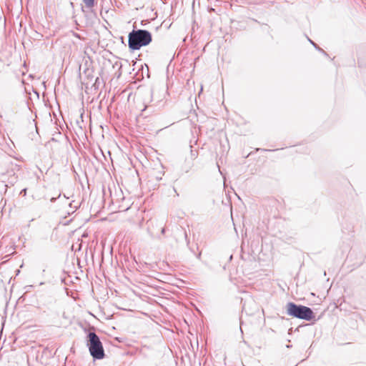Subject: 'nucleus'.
<instances>
[{"instance_id":"obj_1","label":"nucleus","mask_w":366,"mask_h":366,"mask_svg":"<svg viewBox=\"0 0 366 366\" xmlns=\"http://www.w3.org/2000/svg\"><path fill=\"white\" fill-rule=\"evenodd\" d=\"M152 40L151 33L144 29H133L128 36V46L131 50H139L147 46Z\"/></svg>"},{"instance_id":"obj_2","label":"nucleus","mask_w":366,"mask_h":366,"mask_svg":"<svg viewBox=\"0 0 366 366\" xmlns=\"http://www.w3.org/2000/svg\"><path fill=\"white\" fill-rule=\"evenodd\" d=\"M287 314L290 316L310 321L315 318L314 312L311 308L297 305L294 302H289L287 305Z\"/></svg>"},{"instance_id":"obj_3","label":"nucleus","mask_w":366,"mask_h":366,"mask_svg":"<svg viewBox=\"0 0 366 366\" xmlns=\"http://www.w3.org/2000/svg\"><path fill=\"white\" fill-rule=\"evenodd\" d=\"M86 346L92 357L95 360H102L104 357V350L98 335L94 332L87 335Z\"/></svg>"},{"instance_id":"obj_4","label":"nucleus","mask_w":366,"mask_h":366,"mask_svg":"<svg viewBox=\"0 0 366 366\" xmlns=\"http://www.w3.org/2000/svg\"><path fill=\"white\" fill-rule=\"evenodd\" d=\"M86 7L90 9L94 5V0H83Z\"/></svg>"},{"instance_id":"obj_5","label":"nucleus","mask_w":366,"mask_h":366,"mask_svg":"<svg viewBox=\"0 0 366 366\" xmlns=\"http://www.w3.org/2000/svg\"><path fill=\"white\" fill-rule=\"evenodd\" d=\"M79 207V203H74V201H72L69 204V207L72 209V212H74L76 209H77V208Z\"/></svg>"},{"instance_id":"obj_6","label":"nucleus","mask_w":366,"mask_h":366,"mask_svg":"<svg viewBox=\"0 0 366 366\" xmlns=\"http://www.w3.org/2000/svg\"><path fill=\"white\" fill-rule=\"evenodd\" d=\"M309 41L315 46V48H316L317 50L322 51V53H324L325 54H326L325 51L322 49L321 48H320L314 41H312L311 39H308Z\"/></svg>"},{"instance_id":"obj_7","label":"nucleus","mask_w":366,"mask_h":366,"mask_svg":"<svg viewBox=\"0 0 366 366\" xmlns=\"http://www.w3.org/2000/svg\"><path fill=\"white\" fill-rule=\"evenodd\" d=\"M197 152L196 151H193L191 149V158L192 159H195L197 157Z\"/></svg>"},{"instance_id":"obj_8","label":"nucleus","mask_w":366,"mask_h":366,"mask_svg":"<svg viewBox=\"0 0 366 366\" xmlns=\"http://www.w3.org/2000/svg\"><path fill=\"white\" fill-rule=\"evenodd\" d=\"M20 194H22L23 196H26V189L24 188L23 189L21 192H20Z\"/></svg>"},{"instance_id":"obj_9","label":"nucleus","mask_w":366,"mask_h":366,"mask_svg":"<svg viewBox=\"0 0 366 366\" xmlns=\"http://www.w3.org/2000/svg\"><path fill=\"white\" fill-rule=\"evenodd\" d=\"M192 166H193V163L192 162V163H191V164H189V165L187 167V169H186V172H189V169L192 167Z\"/></svg>"},{"instance_id":"obj_10","label":"nucleus","mask_w":366,"mask_h":366,"mask_svg":"<svg viewBox=\"0 0 366 366\" xmlns=\"http://www.w3.org/2000/svg\"><path fill=\"white\" fill-rule=\"evenodd\" d=\"M56 199V197H52V198H51L50 201L51 202H54Z\"/></svg>"},{"instance_id":"obj_11","label":"nucleus","mask_w":366,"mask_h":366,"mask_svg":"<svg viewBox=\"0 0 366 366\" xmlns=\"http://www.w3.org/2000/svg\"><path fill=\"white\" fill-rule=\"evenodd\" d=\"M161 233L164 234L165 233V228H162L161 230Z\"/></svg>"},{"instance_id":"obj_12","label":"nucleus","mask_w":366,"mask_h":366,"mask_svg":"<svg viewBox=\"0 0 366 366\" xmlns=\"http://www.w3.org/2000/svg\"><path fill=\"white\" fill-rule=\"evenodd\" d=\"M200 256H201V253H199V254H198L197 257H198V258H199V257H200Z\"/></svg>"}]
</instances>
